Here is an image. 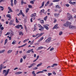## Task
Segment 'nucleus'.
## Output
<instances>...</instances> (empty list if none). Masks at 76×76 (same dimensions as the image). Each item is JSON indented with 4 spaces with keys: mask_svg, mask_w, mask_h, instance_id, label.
I'll list each match as a JSON object with an SVG mask.
<instances>
[{
    "mask_svg": "<svg viewBox=\"0 0 76 76\" xmlns=\"http://www.w3.org/2000/svg\"><path fill=\"white\" fill-rule=\"evenodd\" d=\"M67 17L68 20L71 19L72 20H73V16H72V15L70 14L69 13H67Z\"/></svg>",
    "mask_w": 76,
    "mask_h": 76,
    "instance_id": "obj_1",
    "label": "nucleus"
},
{
    "mask_svg": "<svg viewBox=\"0 0 76 76\" xmlns=\"http://www.w3.org/2000/svg\"><path fill=\"white\" fill-rule=\"evenodd\" d=\"M4 65H3V64H1L0 65V72L1 73V70L3 69H3H5V68H6V66H4Z\"/></svg>",
    "mask_w": 76,
    "mask_h": 76,
    "instance_id": "obj_2",
    "label": "nucleus"
},
{
    "mask_svg": "<svg viewBox=\"0 0 76 76\" xmlns=\"http://www.w3.org/2000/svg\"><path fill=\"white\" fill-rule=\"evenodd\" d=\"M69 28L70 29H76V27L75 26L70 25L69 26Z\"/></svg>",
    "mask_w": 76,
    "mask_h": 76,
    "instance_id": "obj_3",
    "label": "nucleus"
},
{
    "mask_svg": "<svg viewBox=\"0 0 76 76\" xmlns=\"http://www.w3.org/2000/svg\"><path fill=\"white\" fill-rule=\"evenodd\" d=\"M51 39V37H49L45 41V42L46 43H49V42H50Z\"/></svg>",
    "mask_w": 76,
    "mask_h": 76,
    "instance_id": "obj_4",
    "label": "nucleus"
},
{
    "mask_svg": "<svg viewBox=\"0 0 76 76\" xmlns=\"http://www.w3.org/2000/svg\"><path fill=\"white\" fill-rule=\"evenodd\" d=\"M49 26L48 24H46L45 25H43V28L46 29V30H48L49 28L47 26Z\"/></svg>",
    "mask_w": 76,
    "mask_h": 76,
    "instance_id": "obj_5",
    "label": "nucleus"
},
{
    "mask_svg": "<svg viewBox=\"0 0 76 76\" xmlns=\"http://www.w3.org/2000/svg\"><path fill=\"white\" fill-rule=\"evenodd\" d=\"M57 26H58V24H57L55 25L53 28V29H58L59 28V27H57Z\"/></svg>",
    "mask_w": 76,
    "mask_h": 76,
    "instance_id": "obj_6",
    "label": "nucleus"
},
{
    "mask_svg": "<svg viewBox=\"0 0 76 76\" xmlns=\"http://www.w3.org/2000/svg\"><path fill=\"white\" fill-rule=\"evenodd\" d=\"M20 27H22V26L21 25H18L15 26V28L17 29H19Z\"/></svg>",
    "mask_w": 76,
    "mask_h": 76,
    "instance_id": "obj_7",
    "label": "nucleus"
},
{
    "mask_svg": "<svg viewBox=\"0 0 76 76\" xmlns=\"http://www.w3.org/2000/svg\"><path fill=\"white\" fill-rule=\"evenodd\" d=\"M9 71H10V69H8L7 70V72L4 74V76H7V75H8L9 73Z\"/></svg>",
    "mask_w": 76,
    "mask_h": 76,
    "instance_id": "obj_8",
    "label": "nucleus"
},
{
    "mask_svg": "<svg viewBox=\"0 0 76 76\" xmlns=\"http://www.w3.org/2000/svg\"><path fill=\"white\" fill-rule=\"evenodd\" d=\"M36 15H37V14L36 13H34L31 15V18H35V17L36 16Z\"/></svg>",
    "mask_w": 76,
    "mask_h": 76,
    "instance_id": "obj_9",
    "label": "nucleus"
},
{
    "mask_svg": "<svg viewBox=\"0 0 76 76\" xmlns=\"http://www.w3.org/2000/svg\"><path fill=\"white\" fill-rule=\"evenodd\" d=\"M13 20H11L10 23H9V25H10V26L12 25H13Z\"/></svg>",
    "mask_w": 76,
    "mask_h": 76,
    "instance_id": "obj_10",
    "label": "nucleus"
},
{
    "mask_svg": "<svg viewBox=\"0 0 76 76\" xmlns=\"http://www.w3.org/2000/svg\"><path fill=\"white\" fill-rule=\"evenodd\" d=\"M37 24H35L34 25V31H36V30L37 29Z\"/></svg>",
    "mask_w": 76,
    "mask_h": 76,
    "instance_id": "obj_11",
    "label": "nucleus"
},
{
    "mask_svg": "<svg viewBox=\"0 0 76 76\" xmlns=\"http://www.w3.org/2000/svg\"><path fill=\"white\" fill-rule=\"evenodd\" d=\"M43 34H44V33H42L40 34H39V35L36 37V39H37L38 38L41 37V36H42V35Z\"/></svg>",
    "mask_w": 76,
    "mask_h": 76,
    "instance_id": "obj_12",
    "label": "nucleus"
},
{
    "mask_svg": "<svg viewBox=\"0 0 76 76\" xmlns=\"http://www.w3.org/2000/svg\"><path fill=\"white\" fill-rule=\"evenodd\" d=\"M58 66V64H53L51 66L52 67H54V66Z\"/></svg>",
    "mask_w": 76,
    "mask_h": 76,
    "instance_id": "obj_13",
    "label": "nucleus"
},
{
    "mask_svg": "<svg viewBox=\"0 0 76 76\" xmlns=\"http://www.w3.org/2000/svg\"><path fill=\"white\" fill-rule=\"evenodd\" d=\"M26 2H24V1H23V0H21V5H22L23 4H26Z\"/></svg>",
    "mask_w": 76,
    "mask_h": 76,
    "instance_id": "obj_14",
    "label": "nucleus"
},
{
    "mask_svg": "<svg viewBox=\"0 0 76 76\" xmlns=\"http://www.w3.org/2000/svg\"><path fill=\"white\" fill-rule=\"evenodd\" d=\"M20 13L23 17H25V15L23 14V13L22 12V11L21 10H20Z\"/></svg>",
    "mask_w": 76,
    "mask_h": 76,
    "instance_id": "obj_15",
    "label": "nucleus"
},
{
    "mask_svg": "<svg viewBox=\"0 0 76 76\" xmlns=\"http://www.w3.org/2000/svg\"><path fill=\"white\" fill-rule=\"evenodd\" d=\"M39 56H37V58L33 61V62H35L36 61H37V60H38V58H39Z\"/></svg>",
    "mask_w": 76,
    "mask_h": 76,
    "instance_id": "obj_16",
    "label": "nucleus"
},
{
    "mask_svg": "<svg viewBox=\"0 0 76 76\" xmlns=\"http://www.w3.org/2000/svg\"><path fill=\"white\" fill-rule=\"evenodd\" d=\"M35 17L31 18L30 19V21H31V22H33L32 19H33V20H35Z\"/></svg>",
    "mask_w": 76,
    "mask_h": 76,
    "instance_id": "obj_17",
    "label": "nucleus"
},
{
    "mask_svg": "<svg viewBox=\"0 0 76 76\" xmlns=\"http://www.w3.org/2000/svg\"><path fill=\"white\" fill-rule=\"evenodd\" d=\"M7 18H9V19H11V16L10 14L7 15Z\"/></svg>",
    "mask_w": 76,
    "mask_h": 76,
    "instance_id": "obj_18",
    "label": "nucleus"
},
{
    "mask_svg": "<svg viewBox=\"0 0 76 76\" xmlns=\"http://www.w3.org/2000/svg\"><path fill=\"white\" fill-rule=\"evenodd\" d=\"M22 72H17L15 73V75H19V74H22Z\"/></svg>",
    "mask_w": 76,
    "mask_h": 76,
    "instance_id": "obj_19",
    "label": "nucleus"
},
{
    "mask_svg": "<svg viewBox=\"0 0 76 76\" xmlns=\"http://www.w3.org/2000/svg\"><path fill=\"white\" fill-rule=\"evenodd\" d=\"M38 27H39V28H42V29H44V28L42 26H41V25L39 24H38Z\"/></svg>",
    "mask_w": 76,
    "mask_h": 76,
    "instance_id": "obj_20",
    "label": "nucleus"
},
{
    "mask_svg": "<svg viewBox=\"0 0 76 76\" xmlns=\"http://www.w3.org/2000/svg\"><path fill=\"white\" fill-rule=\"evenodd\" d=\"M44 1H43L42 3V5L40 7H39V8H42V7H43V6H44Z\"/></svg>",
    "mask_w": 76,
    "mask_h": 76,
    "instance_id": "obj_21",
    "label": "nucleus"
},
{
    "mask_svg": "<svg viewBox=\"0 0 76 76\" xmlns=\"http://www.w3.org/2000/svg\"><path fill=\"white\" fill-rule=\"evenodd\" d=\"M42 64V63L41 62L37 65V67H39V66H41Z\"/></svg>",
    "mask_w": 76,
    "mask_h": 76,
    "instance_id": "obj_22",
    "label": "nucleus"
},
{
    "mask_svg": "<svg viewBox=\"0 0 76 76\" xmlns=\"http://www.w3.org/2000/svg\"><path fill=\"white\" fill-rule=\"evenodd\" d=\"M69 3H70V4H75V3H76V2H72L71 1H70L69 2Z\"/></svg>",
    "mask_w": 76,
    "mask_h": 76,
    "instance_id": "obj_23",
    "label": "nucleus"
},
{
    "mask_svg": "<svg viewBox=\"0 0 76 76\" xmlns=\"http://www.w3.org/2000/svg\"><path fill=\"white\" fill-rule=\"evenodd\" d=\"M0 8H1L0 10H1V11H3L4 10V7L1 6H0Z\"/></svg>",
    "mask_w": 76,
    "mask_h": 76,
    "instance_id": "obj_24",
    "label": "nucleus"
},
{
    "mask_svg": "<svg viewBox=\"0 0 76 76\" xmlns=\"http://www.w3.org/2000/svg\"><path fill=\"white\" fill-rule=\"evenodd\" d=\"M60 15V14H58V13H56L54 14V16L55 17H57V16H58L59 15Z\"/></svg>",
    "mask_w": 76,
    "mask_h": 76,
    "instance_id": "obj_25",
    "label": "nucleus"
},
{
    "mask_svg": "<svg viewBox=\"0 0 76 76\" xmlns=\"http://www.w3.org/2000/svg\"><path fill=\"white\" fill-rule=\"evenodd\" d=\"M12 52V50H9L7 51V53L8 54H10V53H11Z\"/></svg>",
    "mask_w": 76,
    "mask_h": 76,
    "instance_id": "obj_26",
    "label": "nucleus"
},
{
    "mask_svg": "<svg viewBox=\"0 0 76 76\" xmlns=\"http://www.w3.org/2000/svg\"><path fill=\"white\" fill-rule=\"evenodd\" d=\"M56 8H58V9H60V8H61V7H60V6L58 5H56Z\"/></svg>",
    "mask_w": 76,
    "mask_h": 76,
    "instance_id": "obj_27",
    "label": "nucleus"
},
{
    "mask_svg": "<svg viewBox=\"0 0 76 76\" xmlns=\"http://www.w3.org/2000/svg\"><path fill=\"white\" fill-rule=\"evenodd\" d=\"M66 23L67 24L68 26V25H70L72 24V23H70L69 21H67L66 22Z\"/></svg>",
    "mask_w": 76,
    "mask_h": 76,
    "instance_id": "obj_28",
    "label": "nucleus"
},
{
    "mask_svg": "<svg viewBox=\"0 0 76 76\" xmlns=\"http://www.w3.org/2000/svg\"><path fill=\"white\" fill-rule=\"evenodd\" d=\"M42 48H43V47L40 46L38 47V50H41V49H42Z\"/></svg>",
    "mask_w": 76,
    "mask_h": 76,
    "instance_id": "obj_29",
    "label": "nucleus"
},
{
    "mask_svg": "<svg viewBox=\"0 0 76 76\" xmlns=\"http://www.w3.org/2000/svg\"><path fill=\"white\" fill-rule=\"evenodd\" d=\"M5 52V50H3L2 51H0V53L1 54L2 53H4V52Z\"/></svg>",
    "mask_w": 76,
    "mask_h": 76,
    "instance_id": "obj_30",
    "label": "nucleus"
},
{
    "mask_svg": "<svg viewBox=\"0 0 76 76\" xmlns=\"http://www.w3.org/2000/svg\"><path fill=\"white\" fill-rule=\"evenodd\" d=\"M44 39V37H41V38H40L39 40V42H40V41H41L42 39Z\"/></svg>",
    "mask_w": 76,
    "mask_h": 76,
    "instance_id": "obj_31",
    "label": "nucleus"
},
{
    "mask_svg": "<svg viewBox=\"0 0 76 76\" xmlns=\"http://www.w3.org/2000/svg\"><path fill=\"white\" fill-rule=\"evenodd\" d=\"M39 34L38 33V34H36V35H33L32 37H37V36H38V35H39Z\"/></svg>",
    "mask_w": 76,
    "mask_h": 76,
    "instance_id": "obj_32",
    "label": "nucleus"
},
{
    "mask_svg": "<svg viewBox=\"0 0 76 76\" xmlns=\"http://www.w3.org/2000/svg\"><path fill=\"white\" fill-rule=\"evenodd\" d=\"M44 9H43L41 10V11L40 12V13H41V14H42V13H44Z\"/></svg>",
    "mask_w": 76,
    "mask_h": 76,
    "instance_id": "obj_33",
    "label": "nucleus"
},
{
    "mask_svg": "<svg viewBox=\"0 0 76 76\" xmlns=\"http://www.w3.org/2000/svg\"><path fill=\"white\" fill-rule=\"evenodd\" d=\"M16 41L15 40H14L12 42V44H15V43H16Z\"/></svg>",
    "mask_w": 76,
    "mask_h": 76,
    "instance_id": "obj_34",
    "label": "nucleus"
},
{
    "mask_svg": "<svg viewBox=\"0 0 76 76\" xmlns=\"http://www.w3.org/2000/svg\"><path fill=\"white\" fill-rule=\"evenodd\" d=\"M60 0H54L53 1V2H58V1H59Z\"/></svg>",
    "mask_w": 76,
    "mask_h": 76,
    "instance_id": "obj_35",
    "label": "nucleus"
},
{
    "mask_svg": "<svg viewBox=\"0 0 76 76\" xmlns=\"http://www.w3.org/2000/svg\"><path fill=\"white\" fill-rule=\"evenodd\" d=\"M7 42V39H6L5 40L4 45H5Z\"/></svg>",
    "mask_w": 76,
    "mask_h": 76,
    "instance_id": "obj_36",
    "label": "nucleus"
},
{
    "mask_svg": "<svg viewBox=\"0 0 76 76\" xmlns=\"http://www.w3.org/2000/svg\"><path fill=\"white\" fill-rule=\"evenodd\" d=\"M17 3V1H16V0H14V5H16Z\"/></svg>",
    "mask_w": 76,
    "mask_h": 76,
    "instance_id": "obj_37",
    "label": "nucleus"
},
{
    "mask_svg": "<svg viewBox=\"0 0 76 76\" xmlns=\"http://www.w3.org/2000/svg\"><path fill=\"white\" fill-rule=\"evenodd\" d=\"M28 40H29V39L25 40L23 41V42H24V43H25V42H26V41H28Z\"/></svg>",
    "mask_w": 76,
    "mask_h": 76,
    "instance_id": "obj_38",
    "label": "nucleus"
},
{
    "mask_svg": "<svg viewBox=\"0 0 76 76\" xmlns=\"http://www.w3.org/2000/svg\"><path fill=\"white\" fill-rule=\"evenodd\" d=\"M11 34V35L12 36L13 35V34H14V33H13V31H11V32H10Z\"/></svg>",
    "mask_w": 76,
    "mask_h": 76,
    "instance_id": "obj_39",
    "label": "nucleus"
},
{
    "mask_svg": "<svg viewBox=\"0 0 76 76\" xmlns=\"http://www.w3.org/2000/svg\"><path fill=\"white\" fill-rule=\"evenodd\" d=\"M66 23L64 24V26H68V24H67V23Z\"/></svg>",
    "mask_w": 76,
    "mask_h": 76,
    "instance_id": "obj_40",
    "label": "nucleus"
},
{
    "mask_svg": "<svg viewBox=\"0 0 76 76\" xmlns=\"http://www.w3.org/2000/svg\"><path fill=\"white\" fill-rule=\"evenodd\" d=\"M15 18L16 19V23H19V21H18V19H17V18L16 17Z\"/></svg>",
    "mask_w": 76,
    "mask_h": 76,
    "instance_id": "obj_41",
    "label": "nucleus"
},
{
    "mask_svg": "<svg viewBox=\"0 0 76 76\" xmlns=\"http://www.w3.org/2000/svg\"><path fill=\"white\" fill-rule=\"evenodd\" d=\"M31 53V50H29L28 51H27L26 52V53Z\"/></svg>",
    "mask_w": 76,
    "mask_h": 76,
    "instance_id": "obj_42",
    "label": "nucleus"
},
{
    "mask_svg": "<svg viewBox=\"0 0 76 76\" xmlns=\"http://www.w3.org/2000/svg\"><path fill=\"white\" fill-rule=\"evenodd\" d=\"M6 72H7V70H3V74H4V73H6Z\"/></svg>",
    "mask_w": 76,
    "mask_h": 76,
    "instance_id": "obj_43",
    "label": "nucleus"
},
{
    "mask_svg": "<svg viewBox=\"0 0 76 76\" xmlns=\"http://www.w3.org/2000/svg\"><path fill=\"white\" fill-rule=\"evenodd\" d=\"M34 40L32 41L30 43V45H32L33 44H34Z\"/></svg>",
    "mask_w": 76,
    "mask_h": 76,
    "instance_id": "obj_44",
    "label": "nucleus"
},
{
    "mask_svg": "<svg viewBox=\"0 0 76 76\" xmlns=\"http://www.w3.org/2000/svg\"><path fill=\"white\" fill-rule=\"evenodd\" d=\"M47 19V16H46V17H45L44 18V20H46Z\"/></svg>",
    "mask_w": 76,
    "mask_h": 76,
    "instance_id": "obj_45",
    "label": "nucleus"
},
{
    "mask_svg": "<svg viewBox=\"0 0 76 76\" xmlns=\"http://www.w3.org/2000/svg\"><path fill=\"white\" fill-rule=\"evenodd\" d=\"M28 7H29V8H31V9H32V5H28Z\"/></svg>",
    "mask_w": 76,
    "mask_h": 76,
    "instance_id": "obj_46",
    "label": "nucleus"
},
{
    "mask_svg": "<svg viewBox=\"0 0 76 76\" xmlns=\"http://www.w3.org/2000/svg\"><path fill=\"white\" fill-rule=\"evenodd\" d=\"M30 3L31 4H34V1H30Z\"/></svg>",
    "mask_w": 76,
    "mask_h": 76,
    "instance_id": "obj_47",
    "label": "nucleus"
},
{
    "mask_svg": "<svg viewBox=\"0 0 76 76\" xmlns=\"http://www.w3.org/2000/svg\"><path fill=\"white\" fill-rule=\"evenodd\" d=\"M63 34V32L62 31H60L59 33V35H62Z\"/></svg>",
    "mask_w": 76,
    "mask_h": 76,
    "instance_id": "obj_48",
    "label": "nucleus"
},
{
    "mask_svg": "<svg viewBox=\"0 0 76 76\" xmlns=\"http://www.w3.org/2000/svg\"><path fill=\"white\" fill-rule=\"evenodd\" d=\"M40 22L42 23H44V20H42L40 21Z\"/></svg>",
    "mask_w": 76,
    "mask_h": 76,
    "instance_id": "obj_49",
    "label": "nucleus"
},
{
    "mask_svg": "<svg viewBox=\"0 0 76 76\" xmlns=\"http://www.w3.org/2000/svg\"><path fill=\"white\" fill-rule=\"evenodd\" d=\"M23 61V59L22 58H21L20 59V63H22Z\"/></svg>",
    "mask_w": 76,
    "mask_h": 76,
    "instance_id": "obj_50",
    "label": "nucleus"
},
{
    "mask_svg": "<svg viewBox=\"0 0 76 76\" xmlns=\"http://www.w3.org/2000/svg\"><path fill=\"white\" fill-rule=\"evenodd\" d=\"M27 45V43H25L24 45H22V47H25V46H26Z\"/></svg>",
    "mask_w": 76,
    "mask_h": 76,
    "instance_id": "obj_51",
    "label": "nucleus"
},
{
    "mask_svg": "<svg viewBox=\"0 0 76 76\" xmlns=\"http://www.w3.org/2000/svg\"><path fill=\"white\" fill-rule=\"evenodd\" d=\"M22 31H20L19 33V35H22Z\"/></svg>",
    "mask_w": 76,
    "mask_h": 76,
    "instance_id": "obj_52",
    "label": "nucleus"
},
{
    "mask_svg": "<svg viewBox=\"0 0 76 76\" xmlns=\"http://www.w3.org/2000/svg\"><path fill=\"white\" fill-rule=\"evenodd\" d=\"M54 48H51L50 49V51H53V50H54Z\"/></svg>",
    "mask_w": 76,
    "mask_h": 76,
    "instance_id": "obj_53",
    "label": "nucleus"
},
{
    "mask_svg": "<svg viewBox=\"0 0 76 76\" xmlns=\"http://www.w3.org/2000/svg\"><path fill=\"white\" fill-rule=\"evenodd\" d=\"M38 69V67H35L33 69V70H36Z\"/></svg>",
    "mask_w": 76,
    "mask_h": 76,
    "instance_id": "obj_54",
    "label": "nucleus"
},
{
    "mask_svg": "<svg viewBox=\"0 0 76 76\" xmlns=\"http://www.w3.org/2000/svg\"><path fill=\"white\" fill-rule=\"evenodd\" d=\"M33 50L34 49H30L31 51V52L32 53H34V51H33Z\"/></svg>",
    "mask_w": 76,
    "mask_h": 76,
    "instance_id": "obj_55",
    "label": "nucleus"
},
{
    "mask_svg": "<svg viewBox=\"0 0 76 76\" xmlns=\"http://www.w3.org/2000/svg\"><path fill=\"white\" fill-rule=\"evenodd\" d=\"M0 29L1 30V31H3L4 29V27H1V28Z\"/></svg>",
    "mask_w": 76,
    "mask_h": 76,
    "instance_id": "obj_56",
    "label": "nucleus"
},
{
    "mask_svg": "<svg viewBox=\"0 0 76 76\" xmlns=\"http://www.w3.org/2000/svg\"><path fill=\"white\" fill-rule=\"evenodd\" d=\"M31 65L32 66H34V65H35V63H33L32 64H31Z\"/></svg>",
    "mask_w": 76,
    "mask_h": 76,
    "instance_id": "obj_57",
    "label": "nucleus"
},
{
    "mask_svg": "<svg viewBox=\"0 0 76 76\" xmlns=\"http://www.w3.org/2000/svg\"><path fill=\"white\" fill-rule=\"evenodd\" d=\"M52 75V73H48V75L49 76H51Z\"/></svg>",
    "mask_w": 76,
    "mask_h": 76,
    "instance_id": "obj_58",
    "label": "nucleus"
},
{
    "mask_svg": "<svg viewBox=\"0 0 76 76\" xmlns=\"http://www.w3.org/2000/svg\"><path fill=\"white\" fill-rule=\"evenodd\" d=\"M26 56H25L23 57V59H25L26 58Z\"/></svg>",
    "mask_w": 76,
    "mask_h": 76,
    "instance_id": "obj_59",
    "label": "nucleus"
},
{
    "mask_svg": "<svg viewBox=\"0 0 76 76\" xmlns=\"http://www.w3.org/2000/svg\"><path fill=\"white\" fill-rule=\"evenodd\" d=\"M66 6L67 7H69V6H70V5L69 4H66Z\"/></svg>",
    "mask_w": 76,
    "mask_h": 76,
    "instance_id": "obj_60",
    "label": "nucleus"
},
{
    "mask_svg": "<svg viewBox=\"0 0 76 76\" xmlns=\"http://www.w3.org/2000/svg\"><path fill=\"white\" fill-rule=\"evenodd\" d=\"M44 29V28H42V27H41V28H39V31H42V29Z\"/></svg>",
    "mask_w": 76,
    "mask_h": 76,
    "instance_id": "obj_61",
    "label": "nucleus"
},
{
    "mask_svg": "<svg viewBox=\"0 0 76 76\" xmlns=\"http://www.w3.org/2000/svg\"><path fill=\"white\" fill-rule=\"evenodd\" d=\"M10 34V32H7L6 34L5 35H9Z\"/></svg>",
    "mask_w": 76,
    "mask_h": 76,
    "instance_id": "obj_62",
    "label": "nucleus"
},
{
    "mask_svg": "<svg viewBox=\"0 0 76 76\" xmlns=\"http://www.w3.org/2000/svg\"><path fill=\"white\" fill-rule=\"evenodd\" d=\"M11 6L13 7V2L11 3Z\"/></svg>",
    "mask_w": 76,
    "mask_h": 76,
    "instance_id": "obj_63",
    "label": "nucleus"
},
{
    "mask_svg": "<svg viewBox=\"0 0 76 76\" xmlns=\"http://www.w3.org/2000/svg\"><path fill=\"white\" fill-rule=\"evenodd\" d=\"M53 75H56V72H55V71H53Z\"/></svg>",
    "mask_w": 76,
    "mask_h": 76,
    "instance_id": "obj_64",
    "label": "nucleus"
}]
</instances>
